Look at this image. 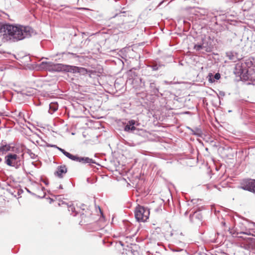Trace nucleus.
<instances>
[{"label": "nucleus", "mask_w": 255, "mask_h": 255, "mask_svg": "<svg viewBox=\"0 0 255 255\" xmlns=\"http://www.w3.org/2000/svg\"><path fill=\"white\" fill-rule=\"evenodd\" d=\"M17 153H9L5 156V163L7 165L15 167L20 165V158Z\"/></svg>", "instance_id": "5"}, {"label": "nucleus", "mask_w": 255, "mask_h": 255, "mask_svg": "<svg viewBox=\"0 0 255 255\" xmlns=\"http://www.w3.org/2000/svg\"><path fill=\"white\" fill-rule=\"evenodd\" d=\"M134 213L136 219L139 222L146 221L149 216V210L139 205L136 207Z\"/></svg>", "instance_id": "3"}, {"label": "nucleus", "mask_w": 255, "mask_h": 255, "mask_svg": "<svg viewBox=\"0 0 255 255\" xmlns=\"http://www.w3.org/2000/svg\"><path fill=\"white\" fill-rule=\"evenodd\" d=\"M222 224H223V225L224 226H225V222H222Z\"/></svg>", "instance_id": "16"}, {"label": "nucleus", "mask_w": 255, "mask_h": 255, "mask_svg": "<svg viewBox=\"0 0 255 255\" xmlns=\"http://www.w3.org/2000/svg\"><path fill=\"white\" fill-rule=\"evenodd\" d=\"M13 152L19 153V148L15 146L13 144H2L0 146V153L4 154L7 152Z\"/></svg>", "instance_id": "7"}, {"label": "nucleus", "mask_w": 255, "mask_h": 255, "mask_svg": "<svg viewBox=\"0 0 255 255\" xmlns=\"http://www.w3.org/2000/svg\"><path fill=\"white\" fill-rule=\"evenodd\" d=\"M80 215L82 220H84L85 221L86 219L90 217L92 215V212L89 209H83L80 212Z\"/></svg>", "instance_id": "10"}, {"label": "nucleus", "mask_w": 255, "mask_h": 255, "mask_svg": "<svg viewBox=\"0 0 255 255\" xmlns=\"http://www.w3.org/2000/svg\"><path fill=\"white\" fill-rule=\"evenodd\" d=\"M67 208L69 212H71L73 216H76L78 214L73 205H67Z\"/></svg>", "instance_id": "11"}, {"label": "nucleus", "mask_w": 255, "mask_h": 255, "mask_svg": "<svg viewBox=\"0 0 255 255\" xmlns=\"http://www.w3.org/2000/svg\"><path fill=\"white\" fill-rule=\"evenodd\" d=\"M45 65V68L49 71L60 72L63 70L73 71V72H82L86 71L84 68L76 66L64 65L62 64H54L52 62H43Z\"/></svg>", "instance_id": "2"}, {"label": "nucleus", "mask_w": 255, "mask_h": 255, "mask_svg": "<svg viewBox=\"0 0 255 255\" xmlns=\"http://www.w3.org/2000/svg\"><path fill=\"white\" fill-rule=\"evenodd\" d=\"M128 123L130 125H131L132 126H134V125L135 124V122L133 120H131L129 121Z\"/></svg>", "instance_id": "15"}, {"label": "nucleus", "mask_w": 255, "mask_h": 255, "mask_svg": "<svg viewBox=\"0 0 255 255\" xmlns=\"http://www.w3.org/2000/svg\"><path fill=\"white\" fill-rule=\"evenodd\" d=\"M135 129V127L134 126H131L130 125H127L125 128V130L126 131H129V130H134Z\"/></svg>", "instance_id": "12"}, {"label": "nucleus", "mask_w": 255, "mask_h": 255, "mask_svg": "<svg viewBox=\"0 0 255 255\" xmlns=\"http://www.w3.org/2000/svg\"><path fill=\"white\" fill-rule=\"evenodd\" d=\"M60 150L66 157L72 160L78 161L83 163H95V161L92 158L87 157H79L77 155H74L62 149H60Z\"/></svg>", "instance_id": "4"}, {"label": "nucleus", "mask_w": 255, "mask_h": 255, "mask_svg": "<svg viewBox=\"0 0 255 255\" xmlns=\"http://www.w3.org/2000/svg\"><path fill=\"white\" fill-rule=\"evenodd\" d=\"M194 48L197 50H199L202 48V45H195L194 46Z\"/></svg>", "instance_id": "13"}, {"label": "nucleus", "mask_w": 255, "mask_h": 255, "mask_svg": "<svg viewBox=\"0 0 255 255\" xmlns=\"http://www.w3.org/2000/svg\"><path fill=\"white\" fill-rule=\"evenodd\" d=\"M241 233H243V234H247V233H246L245 232H241Z\"/></svg>", "instance_id": "17"}, {"label": "nucleus", "mask_w": 255, "mask_h": 255, "mask_svg": "<svg viewBox=\"0 0 255 255\" xmlns=\"http://www.w3.org/2000/svg\"><path fill=\"white\" fill-rule=\"evenodd\" d=\"M240 188L255 193V180L248 179L243 180L241 183Z\"/></svg>", "instance_id": "6"}, {"label": "nucleus", "mask_w": 255, "mask_h": 255, "mask_svg": "<svg viewBox=\"0 0 255 255\" xmlns=\"http://www.w3.org/2000/svg\"><path fill=\"white\" fill-rule=\"evenodd\" d=\"M220 74L218 73H216L214 76V78L217 80H219L220 78Z\"/></svg>", "instance_id": "14"}, {"label": "nucleus", "mask_w": 255, "mask_h": 255, "mask_svg": "<svg viewBox=\"0 0 255 255\" xmlns=\"http://www.w3.org/2000/svg\"><path fill=\"white\" fill-rule=\"evenodd\" d=\"M67 172V168L65 165H61L58 166L55 175L59 178H62L63 175Z\"/></svg>", "instance_id": "8"}, {"label": "nucleus", "mask_w": 255, "mask_h": 255, "mask_svg": "<svg viewBox=\"0 0 255 255\" xmlns=\"http://www.w3.org/2000/svg\"><path fill=\"white\" fill-rule=\"evenodd\" d=\"M161 233L165 238H169L173 235L172 229L169 225H167L165 227H163Z\"/></svg>", "instance_id": "9"}, {"label": "nucleus", "mask_w": 255, "mask_h": 255, "mask_svg": "<svg viewBox=\"0 0 255 255\" xmlns=\"http://www.w3.org/2000/svg\"><path fill=\"white\" fill-rule=\"evenodd\" d=\"M4 29V35L12 41L21 40L30 35L31 28L29 27L6 25Z\"/></svg>", "instance_id": "1"}]
</instances>
